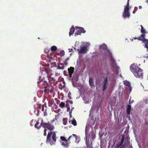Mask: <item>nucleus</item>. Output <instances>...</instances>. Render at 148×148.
I'll return each instance as SVG.
<instances>
[{"mask_svg": "<svg viewBox=\"0 0 148 148\" xmlns=\"http://www.w3.org/2000/svg\"><path fill=\"white\" fill-rule=\"evenodd\" d=\"M40 125L43 128L47 127V129L50 131L48 134L46 142L49 143L51 145H53L55 143L56 139V132L51 131L54 129V126L49 122L45 123L43 122L42 121Z\"/></svg>", "mask_w": 148, "mask_h": 148, "instance_id": "obj_1", "label": "nucleus"}, {"mask_svg": "<svg viewBox=\"0 0 148 148\" xmlns=\"http://www.w3.org/2000/svg\"><path fill=\"white\" fill-rule=\"evenodd\" d=\"M72 137H74L76 139L77 138V136L75 134H73L69 138L66 140L64 137L61 136L60 137V142L61 143V145L65 147H69V144L70 143V140Z\"/></svg>", "mask_w": 148, "mask_h": 148, "instance_id": "obj_2", "label": "nucleus"}, {"mask_svg": "<svg viewBox=\"0 0 148 148\" xmlns=\"http://www.w3.org/2000/svg\"><path fill=\"white\" fill-rule=\"evenodd\" d=\"M145 34H142L139 37H134L133 39H132L131 40L133 41L134 39H138V40H140L142 41L145 44V47L147 49H148V40L146 39H145Z\"/></svg>", "mask_w": 148, "mask_h": 148, "instance_id": "obj_3", "label": "nucleus"}, {"mask_svg": "<svg viewBox=\"0 0 148 148\" xmlns=\"http://www.w3.org/2000/svg\"><path fill=\"white\" fill-rule=\"evenodd\" d=\"M48 79L49 81V82L51 86H55L57 83L58 81L56 80L54 78L50 76H49L48 75Z\"/></svg>", "mask_w": 148, "mask_h": 148, "instance_id": "obj_4", "label": "nucleus"}, {"mask_svg": "<svg viewBox=\"0 0 148 148\" xmlns=\"http://www.w3.org/2000/svg\"><path fill=\"white\" fill-rule=\"evenodd\" d=\"M77 50L78 51L79 54L85 53L87 51V47L85 45H81L80 49H78Z\"/></svg>", "mask_w": 148, "mask_h": 148, "instance_id": "obj_5", "label": "nucleus"}, {"mask_svg": "<svg viewBox=\"0 0 148 148\" xmlns=\"http://www.w3.org/2000/svg\"><path fill=\"white\" fill-rule=\"evenodd\" d=\"M125 136L123 135L121 138V139L120 142H119L116 145V147L117 148H119L120 147H124V148L125 147V142L124 144L123 143H124V141L125 139Z\"/></svg>", "mask_w": 148, "mask_h": 148, "instance_id": "obj_6", "label": "nucleus"}, {"mask_svg": "<svg viewBox=\"0 0 148 148\" xmlns=\"http://www.w3.org/2000/svg\"><path fill=\"white\" fill-rule=\"evenodd\" d=\"M140 68L135 65L134 63L132 64L130 67V69L131 71L132 72L133 74L138 70Z\"/></svg>", "mask_w": 148, "mask_h": 148, "instance_id": "obj_7", "label": "nucleus"}, {"mask_svg": "<svg viewBox=\"0 0 148 148\" xmlns=\"http://www.w3.org/2000/svg\"><path fill=\"white\" fill-rule=\"evenodd\" d=\"M143 71L140 68L138 70L135 72L134 75L137 78L142 77L143 76Z\"/></svg>", "mask_w": 148, "mask_h": 148, "instance_id": "obj_8", "label": "nucleus"}, {"mask_svg": "<svg viewBox=\"0 0 148 148\" xmlns=\"http://www.w3.org/2000/svg\"><path fill=\"white\" fill-rule=\"evenodd\" d=\"M129 9L124 8V12L123 14V16L124 18H129L130 17V14L129 11Z\"/></svg>", "mask_w": 148, "mask_h": 148, "instance_id": "obj_9", "label": "nucleus"}, {"mask_svg": "<svg viewBox=\"0 0 148 148\" xmlns=\"http://www.w3.org/2000/svg\"><path fill=\"white\" fill-rule=\"evenodd\" d=\"M74 68L73 67H71L70 68H68V71L70 77H72V75L74 72Z\"/></svg>", "mask_w": 148, "mask_h": 148, "instance_id": "obj_10", "label": "nucleus"}, {"mask_svg": "<svg viewBox=\"0 0 148 148\" xmlns=\"http://www.w3.org/2000/svg\"><path fill=\"white\" fill-rule=\"evenodd\" d=\"M107 49V47L106 45L105 44H103L100 46L99 50L100 51H102V50H105Z\"/></svg>", "mask_w": 148, "mask_h": 148, "instance_id": "obj_11", "label": "nucleus"}, {"mask_svg": "<svg viewBox=\"0 0 148 148\" xmlns=\"http://www.w3.org/2000/svg\"><path fill=\"white\" fill-rule=\"evenodd\" d=\"M75 29L74 27H72L70 29V31L69 32V36H70L71 35L73 34L74 33Z\"/></svg>", "mask_w": 148, "mask_h": 148, "instance_id": "obj_12", "label": "nucleus"}, {"mask_svg": "<svg viewBox=\"0 0 148 148\" xmlns=\"http://www.w3.org/2000/svg\"><path fill=\"white\" fill-rule=\"evenodd\" d=\"M89 84L91 87H92L93 86H94V82L93 79L92 78L90 77L89 78Z\"/></svg>", "mask_w": 148, "mask_h": 148, "instance_id": "obj_13", "label": "nucleus"}, {"mask_svg": "<svg viewBox=\"0 0 148 148\" xmlns=\"http://www.w3.org/2000/svg\"><path fill=\"white\" fill-rule=\"evenodd\" d=\"M76 31L75 33V35H80L81 33V32L80 30V29L79 27H78L76 28Z\"/></svg>", "mask_w": 148, "mask_h": 148, "instance_id": "obj_14", "label": "nucleus"}, {"mask_svg": "<svg viewBox=\"0 0 148 148\" xmlns=\"http://www.w3.org/2000/svg\"><path fill=\"white\" fill-rule=\"evenodd\" d=\"M131 110V106L130 105H128L127 109V114H130V112Z\"/></svg>", "mask_w": 148, "mask_h": 148, "instance_id": "obj_15", "label": "nucleus"}, {"mask_svg": "<svg viewBox=\"0 0 148 148\" xmlns=\"http://www.w3.org/2000/svg\"><path fill=\"white\" fill-rule=\"evenodd\" d=\"M54 103V101L53 99H50L48 101V105L49 107H51Z\"/></svg>", "mask_w": 148, "mask_h": 148, "instance_id": "obj_16", "label": "nucleus"}, {"mask_svg": "<svg viewBox=\"0 0 148 148\" xmlns=\"http://www.w3.org/2000/svg\"><path fill=\"white\" fill-rule=\"evenodd\" d=\"M39 122L38 121H37L34 125V127L35 128H37L38 130L40 129V125H39Z\"/></svg>", "mask_w": 148, "mask_h": 148, "instance_id": "obj_17", "label": "nucleus"}, {"mask_svg": "<svg viewBox=\"0 0 148 148\" xmlns=\"http://www.w3.org/2000/svg\"><path fill=\"white\" fill-rule=\"evenodd\" d=\"M42 85L43 86V87L45 88L48 86V84L46 81H44L42 83Z\"/></svg>", "mask_w": 148, "mask_h": 148, "instance_id": "obj_18", "label": "nucleus"}, {"mask_svg": "<svg viewBox=\"0 0 148 148\" xmlns=\"http://www.w3.org/2000/svg\"><path fill=\"white\" fill-rule=\"evenodd\" d=\"M108 77L107 76L104 79V81L103 83L104 84H106L108 85Z\"/></svg>", "mask_w": 148, "mask_h": 148, "instance_id": "obj_19", "label": "nucleus"}, {"mask_svg": "<svg viewBox=\"0 0 148 148\" xmlns=\"http://www.w3.org/2000/svg\"><path fill=\"white\" fill-rule=\"evenodd\" d=\"M59 106L60 107L63 108H64L65 106V103L62 102L60 103L59 105Z\"/></svg>", "mask_w": 148, "mask_h": 148, "instance_id": "obj_20", "label": "nucleus"}, {"mask_svg": "<svg viewBox=\"0 0 148 148\" xmlns=\"http://www.w3.org/2000/svg\"><path fill=\"white\" fill-rule=\"evenodd\" d=\"M58 68L59 69L63 70L64 69V66L62 64H61L58 66Z\"/></svg>", "mask_w": 148, "mask_h": 148, "instance_id": "obj_21", "label": "nucleus"}, {"mask_svg": "<svg viewBox=\"0 0 148 148\" xmlns=\"http://www.w3.org/2000/svg\"><path fill=\"white\" fill-rule=\"evenodd\" d=\"M57 47L55 46H53L51 48V51H55L57 50Z\"/></svg>", "mask_w": 148, "mask_h": 148, "instance_id": "obj_22", "label": "nucleus"}, {"mask_svg": "<svg viewBox=\"0 0 148 148\" xmlns=\"http://www.w3.org/2000/svg\"><path fill=\"white\" fill-rule=\"evenodd\" d=\"M47 57L51 59L52 58V55L51 54V51L50 53H47Z\"/></svg>", "mask_w": 148, "mask_h": 148, "instance_id": "obj_23", "label": "nucleus"}, {"mask_svg": "<svg viewBox=\"0 0 148 148\" xmlns=\"http://www.w3.org/2000/svg\"><path fill=\"white\" fill-rule=\"evenodd\" d=\"M141 27V32L142 33H143L144 34H145V31L144 29L143 26L142 25H140Z\"/></svg>", "mask_w": 148, "mask_h": 148, "instance_id": "obj_24", "label": "nucleus"}, {"mask_svg": "<svg viewBox=\"0 0 148 148\" xmlns=\"http://www.w3.org/2000/svg\"><path fill=\"white\" fill-rule=\"evenodd\" d=\"M124 84L125 85L127 86L128 87H131V85L130 84V83L128 81H126L124 82Z\"/></svg>", "mask_w": 148, "mask_h": 148, "instance_id": "obj_25", "label": "nucleus"}, {"mask_svg": "<svg viewBox=\"0 0 148 148\" xmlns=\"http://www.w3.org/2000/svg\"><path fill=\"white\" fill-rule=\"evenodd\" d=\"M130 138L129 137H127L125 139V140H126L127 142L126 143H125V145H128L130 143Z\"/></svg>", "mask_w": 148, "mask_h": 148, "instance_id": "obj_26", "label": "nucleus"}, {"mask_svg": "<svg viewBox=\"0 0 148 148\" xmlns=\"http://www.w3.org/2000/svg\"><path fill=\"white\" fill-rule=\"evenodd\" d=\"M67 121V119L66 118H63V123L64 125H66Z\"/></svg>", "mask_w": 148, "mask_h": 148, "instance_id": "obj_27", "label": "nucleus"}, {"mask_svg": "<svg viewBox=\"0 0 148 148\" xmlns=\"http://www.w3.org/2000/svg\"><path fill=\"white\" fill-rule=\"evenodd\" d=\"M71 123L74 126H76L77 125L76 121L75 119H74L73 120H72Z\"/></svg>", "mask_w": 148, "mask_h": 148, "instance_id": "obj_28", "label": "nucleus"}, {"mask_svg": "<svg viewBox=\"0 0 148 148\" xmlns=\"http://www.w3.org/2000/svg\"><path fill=\"white\" fill-rule=\"evenodd\" d=\"M107 85H108L107 84H103L102 89L103 91H104L107 88Z\"/></svg>", "mask_w": 148, "mask_h": 148, "instance_id": "obj_29", "label": "nucleus"}, {"mask_svg": "<svg viewBox=\"0 0 148 148\" xmlns=\"http://www.w3.org/2000/svg\"><path fill=\"white\" fill-rule=\"evenodd\" d=\"M129 0H127V5L126 6H125L124 8L126 9H129Z\"/></svg>", "mask_w": 148, "mask_h": 148, "instance_id": "obj_30", "label": "nucleus"}, {"mask_svg": "<svg viewBox=\"0 0 148 148\" xmlns=\"http://www.w3.org/2000/svg\"><path fill=\"white\" fill-rule=\"evenodd\" d=\"M81 31V33H84L86 32V31L84 30V29L82 27H79Z\"/></svg>", "mask_w": 148, "mask_h": 148, "instance_id": "obj_31", "label": "nucleus"}, {"mask_svg": "<svg viewBox=\"0 0 148 148\" xmlns=\"http://www.w3.org/2000/svg\"><path fill=\"white\" fill-rule=\"evenodd\" d=\"M45 52L46 53H47L51 52V51H50L48 49H45Z\"/></svg>", "mask_w": 148, "mask_h": 148, "instance_id": "obj_32", "label": "nucleus"}, {"mask_svg": "<svg viewBox=\"0 0 148 148\" xmlns=\"http://www.w3.org/2000/svg\"><path fill=\"white\" fill-rule=\"evenodd\" d=\"M44 92L45 93L50 92V90L49 89H46L44 90Z\"/></svg>", "mask_w": 148, "mask_h": 148, "instance_id": "obj_33", "label": "nucleus"}, {"mask_svg": "<svg viewBox=\"0 0 148 148\" xmlns=\"http://www.w3.org/2000/svg\"><path fill=\"white\" fill-rule=\"evenodd\" d=\"M44 105H42V111H44Z\"/></svg>", "mask_w": 148, "mask_h": 148, "instance_id": "obj_34", "label": "nucleus"}, {"mask_svg": "<svg viewBox=\"0 0 148 148\" xmlns=\"http://www.w3.org/2000/svg\"><path fill=\"white\" fill-rule=\"evenodd\" d=\"M53 86H52V87L51 88V89H50V92H53Z\"/></svg>", "mask_w": 148, "mask_h": 148, "instance_id": "obj_35", "label": "nucleus"}, {"mask_svg": "<svg viewBox=\"0 0 148 148\" xmlns=\"http://www.w3.org/2000/svg\"><path fill=\"white\" fill-rule=\"evenodd\" d=\"M42 105L41 104H39L38 105V107L39 108H40L42 106Z\"/></svg>", "mask_w": 148, "mask_h": 148, "instance_id": "obj_36", "label": "nucleus"}, {"mask_svg": "<svg viewBox=\"0 0 148 148\" xmlns=\"http://www.w3.org/2000/svg\"><path fill=\"white\" fill-rule=\"evenodd\" d=\"M47 112L45 111L44 112V115L45 116H47Z\"/></svg>", "mask_w": 148, "mask_h": 148, "instance_id": "obj_37", "label": "nucleus"}, {"mask_svg": "<svg viewBox=\"0 0 148 148\" xmlns=\"http://www.w3.org/2000/svg\"><path fill=\"white\" fill-rule=\"evenodd\" d=\"M44 128V132H46V131H47V130L46 129L47 127Z\"/></svg>", "mask_w": 148, "mask_h": 148, "instance_id": "obj_38", "label": "nucleus"}, {"mask_svg": "<svg viewBox=\"0 0 148 148\" xmlns=\"http://www.w3.org/2000/svg\"><path fill=\"white\" fill-rule=\"evenodd\" d=\"M66 108L69 107V103H66Z\"/></svg>", "mask_w": 148, "mask_h": 148, "instance_id": "obj_39", "label": "nucleus"}, {"mask_svg": "<svg viewBox=\"0 0 148 148\" xmlns=\"http://www.w3.org/2000/svg\"><path fill=\"white\" fill-rule=\"evenodd\" d=\"M67 108V112H68L70 110V107H67V108Z\"/></svg>", "mask_w": 148, "mask_h": 148, "instance_id": "obj_40", "label": "nucleus"}, {"mask_svg": "<svg viewBox=\"0 0 148 148\" xmlns=\"http://www.w3.org/2000/svg\"><path fill=\"white\" fill-rule=\"evenodd\" d=\"M135 10H136V11H137L138 10V8L137 7H135L134 8V9Z\"/></svg>", "mask_w": 148, "mask_h": 148, "instance_id": "obj_41", "label": "nucleus"}, {"mask_svg": "<svg viewBox=\"0 0 148 148\" xmlns=\"http://www.w3.org/2000/svg\"><path fill=\"white\" fill-rule=\"evenodd\" d=\"M144 57L146 58L147 59H148V54H147L146 56H145Z\"/></svg>", "mask_w": 148, "mask_h": 148, "instance_id": "obj_42", "label": "nucleus"}, {"mask_svg": "<svg viewBox=\"0 0 148 148\" xmlns=\"http://www.w3.org/2000/svg\"><path fill=\"white\" fill-rule=\"evenodd\" d=\"M133 101H131L130 100H129V102L130 104H131L133 103Z\"/></svg>", "mask_w": 148, "mask_h": 148, "instance_id": "obj_43", "label": "nucleus"}, {"mask_svg": "<svg viewBox=\"0 0 148 148\" xmlns=\"http://www.w3.org/2000/svg\"><path fill=\"white\" fill-rule=\"evenodd\" d=\"M60 79V80L61 81H64V78H60L59 79Z\"/></svg>", "mask_w": 148, "mask_h": 148, "instance_id": "obj_44", "label": "nucleus"}, {"mask_svg": "<svg viewBox=\"0 0 148 148\" xmlns=\"http://www.w3.org/2000/svg\"><path fill=\"white\" fill-rule=\"evenodd\" d=\"M44 135L45 136L47 135L46 132H44Z\"/></svg>", "mask_w": 148, "mask_h": 148, "instance_id": "obj_45", "label": "nucleus"}, {"mask_svg": "<svg viewBox=\"0 0 148 148\" xmlns=\"http://www.w3.org/2000/svg\"><path fill=\"white\" fill-rule=\"evenodd\" d=\"M138 8L139 9H141L142 8V7L141 6H139Z\"/></svg>", "mask_w": 148, "mask_h": 148, "instance_id": "obj_46", "label": "nucleus"}, {"mask_svg": "<svg viewBox=\"0 0 148 148\" xmlns=\"http://www.w3.org/2000/svg\"><path fill=\"white\" fill-rule=\"evenodd\" d=\"M136 12V10H134L133 12V13L134 14Z\"/></svg>", "mask_w": 148, "mask_h": 148, "instance_id": "obj_47", "label": "nucleus"}, {"mask_svg": "<svg viewBox=\"0 0 148 148\" xmlns=\"http://www.w3.org/2000/svg\"><path fill=\"white\" fill-rule=\"evenodd\" d=\"M69 52H71V51H72L73 50V49H69Z\"/></svg>", "mask_w": 148, "mask_h": 148, "instance_id": "obj_48", "label": "nucleus"}, {"mask_svg": "<svg viewBox=\"0 0 148 148\" xmlns=\"http://www.w3.org/2000/svg\"><path fill=\"white\" fill-rule=\"evenodd\" d=\"M69 115H71V113H72V112H71V111H69Z\"/></svg>", "mask_w": 148, "mask_h": 148, "instance_id": "obj_49", "label": "nucleus"}, {"mask_svg": "<svg viewBox=\"0 0 148 148\" xmlns=\"http://www.w3.org/2000/svg\"><path fill=\"white\" fill-rule=\"evenodd\" d=\"M66 71H64V75H65V74H66V73H66Z\"/></svg>", "mask_w": 148, "mask_h": 148, "instance_id": "obj_50", "label": "nucleus"}, {"mask_svg": "<svg viewBox=\"0 0 148 148\" xmlns=\"http://www.w3.org/2000/svg\"><path fill=\"white\" fill-rule=\"evenodd\" d=\"M54 119H53V120H52L51 121V123H53V122H54Z\"/></svg>", "mask_w": 148, "mask_h": 148, "instance_id": "obj_51", "label": "nucleus"}, {"mask_svg": "<svg viewBox=\"0 0 148 148\" xmlns=\"http://www.w3.org/2000/svg\"><path fill=\"white\" fill-rule=\"evenodd\" d=\"M65 87V85H64H64H63V86L62 88H64Z\"/></svg>", "mask_w": 148, "mask_h": 148, "instance_id": "obj_52", "label": "nucleus"}, {"mask_svg": "<svg viewBox=\"0 0 148 148\" xmlns=\"http://www.w3.org/2000/svg\"><path fill=\"white\" fill-rule=\"evenodd\" d=\"M146 2L148 4V0H147Z\"/></svg>", "mask_w": 148, "mask_h": 148, "instance_id": "obj_53", "label": "nucleus"}, {"mask_svg": "<svg viewBox=\"0 0 148 148\" xmlns=\"http://www.w3.org/2000/svg\"><path fill=\"white\" fill-rule=\"evenodd\" d=\"M72 117V114H71V115H70V117L71 118Z\"/></svg>", "mask_w": 148, "mask_h": 148, "instance_id": "obj_54", "label": "nucleus"}, {"mask_svg": "<svg viewBox=\"0 0 148 148\" xmlns=\"http://www.w3.org/2000/svg\"><path fill=\"white\" fill-rule=\"evenodd\" d=\"M64 83H65V82H64V81H63V84H64Z\"/></svg>", "mask_w": 148, "mask_h": 148, "instance_id": "obj_55", "label": "nucleus"}, {"mask_svg": "<svg viewBox=\"0 0 148 148\" xmlns=\"http://www.w3.org/2000/svg\"><path fill=\"white\" fill-rule=\"evenodd\" d=\"M40 82H41L40 81H39V82H38V83L39 84V83H40Z\"/></svg>", "mask_w": 148, "mask_h": 148, "instance_id": "obj_56", "label": "nucleus"}, {"mask_svg": "<svg viewBox=\"0 0 148 148\" xmlns=\"http://www.w3.org/2000/svg\"><path fill=\"white\" fill-rule=\"evenodd\" d=\"M130 90L131 91V90H132V88H130Z\"/></svg>", "mask_w": 148, "mask_h": 148, "instance_id": "obj_57", "label": "nucleus"}, {"mask_svg": "<svg viewBox=\"0 0 148 148\" xmlns=\"http://www.w3.org/2000/svg\"><path fill=\"white\" fill-rule=\"evenodd\" d=\"M70 103H72V101H70Z\"/></svg>", "mask_w": 148, "mask_h": 148, "instance_id": "obj_58", "label": "nucleus"}, {"mask_svg": "<svg viewBox=\"0 0 148 148\" xmlns=\"http://www.w3.org/2000/svg\"><path fill=\"white\" fill-rule=\"evenodd\" d=\"M72 110H71L70 111H71V112H72Z\"/></svg>", "mask_w": 148, "mask_h": 148, "instance_id": "obj_59", "label": "nucleus"}, {"mask_svg": "<svg viewBox=\"0 0 148 148\" xmlns=\"http://www.w3.org/2000/svg\"><path fill=\"white\" fill-rule=\"evenodd\" d=\"M119 148H124V147H120Z\"/></svg>", "mask_w": 148, "mask_h": 148, "instance_id": "obj_60", "label": "nucleus"}, {"mask_svg": "<svg viewBox=\"0 0 148 148\" xmlns=\"http://www.w3.org/2000/svg\"><path fill=\"white\" fill-rule=\"evenodd\" d=\"M60 85H62L61 84H59V86H60Z\"/></svg>", "mask_w": 148, "mask_h": 148, "instance_id": "obj_61", "label": "nucleus"}, {"mask_svg": "<svg viewBox=\"0 0 148 148\" xmlns=\"http://www.w3.org/2000/svg\"><path fill=\"white\" fill-rule=\"evenodd\" d=\"M68 75L67 74H66V75L67 76Z\"/></svg>", "mask_w": 148, "mask_h": 148, "instance_id": "obj_62", "label": "nucleus"}]
</instances>
